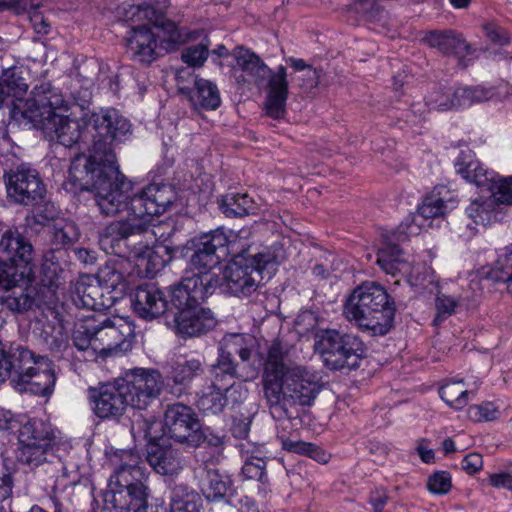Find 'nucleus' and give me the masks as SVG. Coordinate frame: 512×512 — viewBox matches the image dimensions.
<instances>
[{"mask_svg": "<svg viewBox=\"0 0 512 512\" xmlns=\"http://www.w3.org/2000/svg\"><path fill=\"white\" fill-rule=\"evenodd\" d=\"M94 134L89 155L77 156L68 179L75 190L94 193L102 214L114 216L127 207L130 182L119 171L112 143L131 133V123L115 108H100L87 118Z\"/></svg>", "mask_w": 512, "mask_h": 512, "instance_id": "f257e3e1", "label": "nucleus"}, {"mask_svg": "<svg viewBox=\"0 0 512 512\" xmlns=\"http://www.w3.org/2000/svg\"><path fill=\"white\" fill-rule=\"evenodd\" d=\"M176 200V192L171 185L152 183L140 193L127 200V217L109 223L99 234L100 248L106 253L122 258H134L137 265L146 271L148 277H154L173 258L177 247L164 244L136 245L131 237L149 232V226L155 216L163 214Z\"/></svg>", "mask_w": 512, "mask_h": 512, "instance_id": "f03ea898", "label": "nucleus"}, {"mask_svg": "<svg viewBox=\"0 0 512 512\" xmlns=\"http://www.w3.org/2000/svg\"><path fill=\"white\" fill-rule=\"evenodd\" d=\"M286 357L287 351L274 341L268 349L261 381L267 405L279 418L290 417L286 405L312 406L323 387L316 374L287 365Z\"/></svg>", "mask_w": 512, "mask_h": 512, "instance_id": "7ed1b4c3", "label": "nucleus"}, {"mask_svg": "<svg viewBox=\"0 0 512 512\" xmlns=\"http://www.w3.org/2000/svg\"><path fill=\"white\" fill-rule=\"evenodd\" d=\"M113 473L104 502L112 512H147L148 474L140 465V456L132 450L115 451L109 457Z\"/></svg>", "mask_w": 512, "mask_h": 512, "instance_id": "20e7f679", "label": "nucleus"}, {"mask_svg": "<svg viewBox=\"0 0 512 512\" xmlns=\"http://www.w3.org/2000/svg\"><path fill=\"white\" fill-rule=\"evenodd\" d=\"M11 378L20 392L45 396L52 393L56 376L52 362L21 343L0 341V383Z\"/></svg>", "mask_w": 512, "mask_h": 512, "instance_id": "39448f33", "label": "nucleus"}, {"mask_svg": "<svg viewBox=\"0 0 512 512\" xmlns=\"http://www.w3.org/2000/svg\"><path fill=\"white\" fill-rule=\"evenodd\" d=\"M395 302L380 284L372 281L353 289L344 303L345 317L373 336L386 335L393 327Z\"/></svg>", "mask_w": 512, "mask_h": 512, "instance_id": "423d86ee", "label": "nucleus"}, {"mask_svg": "<svg viewBox=\"0 0 512 512\" xmlns=\"http://www.w3.org/2000/svg\"><path fill=\"white\" fill-rule=\"evenodd\" d=\"M241 251L230 253L233 257L223 271L222 280L226 291L237 297H246L257 290L263 272L274 266L276 257L267 247L261 248L246 236H240Z\"/></svg>", "mask_w": 512, "mask_h": 512, "instance_id": "0eeeda50", "label": "nucleus"}, {"mask_svg": "<svg viewBox=\"0 0 512 512\" xmlns=\"http://www.w3.org/2000/svg\"><path fill=\"white\" fill-rule=\"evenodd\" d=\"M236 66L248 77L247 81L257 86L266 85V114L273 119H281L286 112L289 89L287 70L280 65L271 70L254 52L239 46L233 50Z\"/></svg>", "mask_w": 512, "mask_h": 512, "instance_id": "6e6552de", "label": "nucleus"}, {"mask_svg": "<svg viewBox=\"0 0 512 512\" xmlns=\"http://www.w3.org/2000/svg\"><path fill=\"white\" fill-rule=\"evenodd\" d=\"M241 232H225L223 229H216L210 233L201 235L195 244V251L190 259V264L194 270L190 275H203L212 273L211 270L216 267L222 258L230 253H239L241 251Z\"/></svg>", "mask_w": 512, "mask_h": 512, "instance_id": "1a4fd4ad", "label": "nucleus"}, {"mask_svg": "<svg viewBox=\"0 0 512 512\" xmlns=\"http://www.w3.org/2000/svg\"><path fill=\"white\" fill-rule=\"evenodd\" d=\"M325 365L331 369H356L365 355L362 340L353 334L324 331L317 343Z\"/></svg>", "mask_w": 512, "mask_h": 512, "instance_id": "9d476101", "label": "nucleus"}, {"mask_svg": "<svg viewBox=\"0 0 512 512\" xmlns=\"http://www.w3.org/2000/svg\"><path fill=\"white\" fill-rule=\"evenodd\" d=\"M94 326V347L101 357L126 353L131 350L135 340V327L123 317L106 318Z\"/></svg>", "mask_w": 512, "mask_h": 512, "instance_id": "9b49d317", "label": "nucleus"}, {"mask_svg": "<svg viewBox=\"0 0 512 512\" xmlns=\"http://www.w3.org/2000/svg\"><path fill=\"white\" fill-rule=\"evenodd\" d=\"M130 406L134 409L145 410L161 394L164 380L161 373L152 368H133L121 378Z\"/></svg>", "mask_w": 512, "mask_h": 512, "instance_id": "f8f14e48", "label": "nucleus"}, {"mask_svg": "<svg viewBox=\"0 0 512 512\" xmlns=\"http://www.w3.org/2000/svg\"><path fill=\"white\" fill-rule=\"evenodd\" d=\"M219 281L215 273L187 274L172 288L170 303L177 312L199 307L215 292Z\"/></svg>", "mask_w": 512, "mask_h": 512, "instance_id": "ddd939ff", "label": "nucleus"}, {"mask_svg": "<svg viewBox=\"0 0 512 512\" xmlns=\"http://www.w3.org/2000/svg\"><path fill=\"white\" fill-rule=\"evenodd\" d=\"M4 179L8 198L17 204L34 206L46 194L38 171L24 164L7 172Z\"/></svg>", "mask_w": 512, "mask_h": 512, "instance_id": "4468645a", "label": "nucleus"}, {"mask_svg": "<svg viewBox=\"0 0 512 512\" xmlns=\"http://www.w3.org/2000/svg\"><path fill=\"white\" fill-rule=\"evenodd\" d=\"M121 378L113 382L89 388L88 397L94 414L100 419H117L121 417L130 401Z\"/></svg>", "mask_w": 512, "mask_h": 512, "instance_id": "2eb2a0df", "label": "nucleus"}, {"mask_svg": "<svg viewBox=\"0 0 512 512\" xmlns=\"http://www.w3.org/2000/svg\"><path fill=\"white\" fill-rule=\"evenodd\" d=\"M166 433L174 440L197 446L202 440L201 424L195 412L177 403L169 405L164 414Z\"/></svg>", "mask_w": 512, "mask_h": 512, "instance_id": "dca6fc26", "label": "nucleus"}, {"mask_svg": "<svg viewBox=\"0 0 512 512\" xmlns=\"http://www.w3.org/2000/svg\"><path fill=\"white\" fill-rule=\"evenodd\" d=\"M167 5L168 0H143L129 5L124 17L131 23L148 21L163 30L167 42L178 44L183 41V35L174 22L164 18L163 10Z\"/></svg>", "mask_w": 512, "mask_h": 512, "instance_id": "f3484780", "label": "nucleus"}, {"mask_svg": "<svg viewBox=\"0 0 512 512\" xmlns=\"http://www.w3.org/2000/svg\"><path fill=\"white\" fill-rule=\"evenodd\" d=\"M62 108L67 110L63 95L51 83L43 82L33 88L30 97L24 102L23 116L32 122L45 124V121L58 115L57 109Z\"/></svg>", "mask_w": 512, "mask_h": 512, "instance_id": "a211bd4d", "label": "nucleus"}, {"mask_svg": "<svg viewBox=\"0 0 512 512\" xmlns=\"http://www.w3.org/2000/svg\"><path fill=\"white\" fill-rule=\"evenodd\" d=\"M72 299L77 307L100 311L110 308L118 295H109L93 275H82L74 284Z\"/></svg>", "mask_w": 512, "mask_h": 512, "instance_id": "6ab92c4d", "label": "nucleus"}, {"mask_svg": "<svg viewBox=\"0 0 512 512\" xmlns=\"http://www.w3.org/2000/svg\"><path fill=\"white\" fill-rule=\"evenodd\" d=\"M217 321L210 309L196 307L176 312L172 328L182 338L200 337L212 331Z\"/></svg>", "mask_w": 512, "mask_h": 512, "instance_id": "aec40b11", "label": "nucleus"}, {"mask_svg": "<svg viewBox=\"0 0 512 512\" xmlns=\"http://www.w3.org/2000/svg\"><path fill=\"white\" fill-rule=\"evenodd\" d=\"M134 312L145 320H153L168 310L164 292L153 284L138 286L130 295Z\"/></svg>", "mask_w": 512, "mask_h": 512, "instance_id": "412c9836", "label": "nucleus"}, {"mask_svg": "<svg viewBox=\"0 0 512 512\" xmlns=\"http://www.w3.org/2000/svg\"><path fill=\"white\" fill-rule=\"evenodd\" d=\"M147 461L156 473L163 476L178 475L184 468V457L181 451L172 445H151Z\"/></svg>", "mask_w": 512, "mask_h": 512, "instance_id": "4be33fe9", "label": "nucleus"}, {"mask_svg": "<svg viewBox=\"0 0 512 512\" xmlns=\"http://www.w3.org/2000/svg\"><path fill=\"white\" fill-rule=\"evenodd\" d=\"M157 39L146 25L132 27L127 38V48L131 56L144 63H151L157 56Z\"/></svg>", "mask_w": 512, "mask_h": 512, "instance_id": "5701e85b", "label": "nucleus"}, {"mask_svg": "<svg viewBox=\"0 0 512 512\" xmlns=\"http://www.w3.org/2000/svg\"><path fill=\"white\" fill-rule=\"evenodd\" d=\"M204 372L203 358L191 354L179 355L171 362L168 379L174 385L187 389L192 381L202 376Z\"/></svg>", "mask_w": 512, "mask_h": 512, "instance_id": "b1692460", "label": "nucleus"}, {"mask_svg": "<svg viewBox=\"0 0 512 512\" xmlns=\"http://www.w3.org/2000/svg\"><path fill=\"white\" fill-rule=\"evenodd\" d=\"M0 250L10 262L32 266L33 247L18 230L8 229L1 235Z\"/></svg>", "mask_w": 512, "mask_h": 512, "instance_id": "393cba45", "label": "nucleus"}, {"mask_svg": "<svg viewBox=\"0 0 512 512\" xmlns=\"http://www.w3.org/2000/svg\"><path fill=\"white\" fill-rule=\"evenodd\" d=\"M456 172L469 183L486 189L492 187L494 172L484 167L474 158L471 151H462L455 162Z\"/></svg>", "mask_w": 512, "mask_h": 512, "instance_id": "a878e982", "label": "nucleus"}, {"mask_svg": "<svg viewBox=\"0 0 512 512\" xmlns=\"http://www.w3.org/2000/svg\"><path fill=\"white\" fill-rule=\"evenodd\" d=\"M195 109L216 110L221 104L220 92L215 83L203 78H196L192 88H181Z\"/></svg>", "mask_w": 512, "mask_h": 512, "instance_id": "bb28decb", "label": "nucleus"}, {"mask_svg": "<svg viewBox=\"0 0 512 512\" xmlns=\"http://www.w3.org/2000/svg\"><path fill=\"white\" fill-rule=\"evenodd\" d=\"M480 381L475 379L471 382H464L463 379L458 381H447L439 390V394L447 405L460 410L464 408L468 402L474 398Z\"/></svg>", "mask_w": 512, "mask_h": 512, "instance_id": "cd10ccee", "label": "nucleus"}, {"mask_svg": "<svg viewBox=\"0 0 512 512\" xmlns=\"http://www.w3.org/2000/svg\"><path fill=\"white\" fill-rule=\"evenodd\" d=\"M201 491L210 501H228L235 493L231 479L217 469L205 470L201 479Z\"/></svg>", "mask_w": 512, "mask_h": 512, "instance_id": "c85d7f7f", "label": "nucleus"}, {"mask_svg": "<svg viewBox=\"0 0 512 512\" xmlns=\"http://www.w3.org/2000/svg\"><path fill=\"white\" fill-rule=\"evenodd\" d=\"M55 445V441L17 445L16 458L20 463L32 469L44 463L54 464V461L57 460L54 452Z\"/></svg>", "mask_w": 512, "mask_h": 512, "instance_id": "c756f323", "label": "nucleus"}, {"mask_svg": "<svg viewBox=\"0 0 512 512\" xmlns=\"http://www.w3.org/2000/svg\"><path fill=\"white\" fill-rule=\"evenodd\" d=\"M169 488L170 512H201L202 499L187 484L173 480Z\"/></svg>", "mask_w": 512, "mask_h": 512, "instance_id": "7c9ffc66", "label": "nucleus"}, {"mask_svg": "<svg viewBox=\"0 0 512 512\" xmlns=\"http://www.w3.org/2000/svg\"><path fill=\"white\" fill-rule=\"evenodd\" d=\"M377 264L387 274L396 277L411 273L409 261L404 257L403 251L396 244L386 242L378 251Z\"/></svg>", "mask_w": 512, "mask_h": 512, "instance_id": "2f4dec72", "label": "nucleus"}, {"mask_svg": "<svg viewBox=\"0 0 512 512\" xmlns=\"http://www.w3.org/2000/svg\"><path fill=\"white\" fill-rule=\"evenodd\" d=\"M224 383L221 378L211 379L210 384L203 387L197 399V407L211 414H220L227 407V399L224 395Z\"/></svg>", "mask_w": 512, "mask_h": 512, "instance_id": "473e14b6", "label": "nucleus"}, {"mask_svg": "<svg viewBox=\"0 0 512 512\" xmlns=\"http://www.w3.org/2000/svg\"><path fill=\"white\" fill-rule=\"evenodd\" d=\"M426 41L429 46L439 49L444 54H455L463 57L471 53V47L465 39L450 30L430 32L426 36Z\"/></svg>", "mask_w": 512, "mask_h": 512, "instance_id": "72a5a7b5", "label": "nucleus"}, {"mask_svg": "<svg viewBox=\"0 0 512 512\" xmlns=\"http://www.w3.org/2000/svg\"><path fill=\"white\" fill-rule=\"evenodd\" d=\"M33 275L29 276L27 283H18L10 288L8 295L2 298V304L9 310L23 313L32 308L35 300L36 289L32 286Z\"/></svg>", "mask_w": 512, "mask_h": 512, "instance_id": "f704fd0d", "label": "nucleus"}, {"mask_svg": "<svg viewBox=\"0 0 512 512\" xmlns=\"http://www.w3.org/2000/svg\"><path fill=\"white\" fill-rule=\"evenodd\" d=\"M47 122L53 124L56 140L65 147H72L82 137V126L77 120L58 114Z\"/></svg>", "mask_w": 512, "mask_h": 512, "instance_id": "c9c22d12", "label": "nucleus"}, {"mask_svg": "<svg viewBox=\"0 0 512 512\" xmlns=\"http://www.w3.org/2000/svg\"><path fill=\"white\" fill-rule=\"evenodd\" d=\"M51 441H55L54 432L51 427L42 420H29L18 430L17 445L37 444Z\"/></svg>", "mask_w": 512, "mask_h": 512, "instance_id": "e433bc0d", "label": "nucleus"}, {"mask_svg": "<svg viewBox=\"0 0 512 512\" xmlns=\"http://www.w3.org/2000/svg\"><path fill=\"white\" fill-rule=\"evenodd\" d=\"M499 204L493 193L487 198L473 200L466 208L467 216L477 225L486 226L497 219L496 206Z\"/></svg>", "mask_w": 512, "mask_h": 512, "instance_id": "4c0bfd02", "label": "nucleus"}, {"mask_svg": "<svg viewBox=\"0 0 512 512\" xmlns=\"http://www.w3.org/2000/svg\"><path fill=\"white\" fill-rule=\"evenodd\" d=\"M32 274V266L0 261V289L8 292L18 283H27Z\"/></svg>", "mask_w": 512, "mask_h": 512, "instance_id": "58836bf2", "label": "nucleus"}, {"mask_svg": "<svg viewBox=\"0 0 512 512\" xmlns=\"http://www.w3.org/2000/svg\"><path fill=\"white\" fill-rule=\"evenodd\" d=\"M445 210L446 205L442 198H436L434 196L426 197L412 219L417 228L414 229V227L410 225L407 227V233L417 234L418 230L424 225L426 220L442 216L445 213Z\"/></svg>", "mask_w": 512, "mask_h": 512, "instance_id": "ea45409f", "label": "nucleus"}, {"mask_svg": "<svg viewBox=\"0 0 512 512\" xmlns=\"http://www.w3.org/2000/svg\"><path fill=\"white\" fill-rule=\"evenodd\" d=\"M94 277L108 291L109 295H118L119 297L127 288L123 274L113 264L102 266Z\"/></svg>", "mask_w": 512, "mask_h": 512, "instance_id": "a19ab883", "label": "nucleus"}, {"mask_svg": "<svg viewBox=\"0 0 512 512\" xmlns=\"http://www.w3.org/2000/svg\"><path fill=\"white\" fill-rule=\"evenodd\" d=\"M72 339L74 346L79 350L86 352L88 357L94 358L98 355L94 347V326L93 319L87 318L83 322L76 324Z\"/></svg>", "mask_w": 512, "mask_h": 512, "instance_id": "79ce46f5", "label": "nucleus"}, {"mask_svg": "<svg viewBox=\"0 0 512 512\" xmlns=\"http://www.w3.org/2000/svg\"><path fill=\"white\" fill-rule=\"evenodd\" d=\"M252 208L253 201L247 194L228 193L220 202V209L227 217L248 215Z\"/></svg>", "mask_w": 512, "mask_h": 512, "instance_id": "37998d69", "label": "nucleus"}, {"mask_svg": "<svg viewBox=\"0 0 512 512\" xmlns=\"http://www.w3.org/2000/svg\"><path fill=\"white\" fill-rule=\"evenodd\" d=\"M1 89L3 90V100L9 96L20 98L27 92L28 84L21 76V71L14 67L4 71Z\"/></svg>", "mask_w": 512, "mask_h": 512, "instance_id": "c03bdc74", "label": "nucleus"}, {"mask_svg": "<svg viewBox=\"0 0 512 512\" xmlns=\"http://www.w3.org/2000/svg\"><path fill=\"white\" fill-rule=\"evenodd\" d=\"M265 469V460L258 458L257 461L245 459L241 470V475L244 479L257 480L260 482L262 487L259 489V492L263 494L264 497H266L270 491L269 480L267 478Z\"/></svg>", "mask_w": 512, "mask_h": 512, "instance_id": "a18cd8bd", "label": "nucleus"}, {"mask_svg": "<svg viewBox=\"0 0 512 512\" xmlns=\"http://www.w3.org/2000/svg\"><path fill=\"white\" fill-rule=\"evenodd\" d=\"M248 342L251 339L244 334H229L224 337L221 348L232 356L239 355L242 361H248L251 357Z\"/></svg>", "mask_w": 512, "mask_h": 512, "instance_id": "49530a36", "label": "nucleus"}, {"mask_svg": "<svg viewBox=\"0 0 512 512\" xmlns=\"http://www.w3.org/2000/svg\"><path fill=\"white\" fill-rule=\"evenodd\" d=\"M425 103L430 109L446 111L453 109L452 87L436 86L426 96Z\"/></svg>", "mask_w": 512, "mask_h": 512, "instance_id": "de8ad7c7", "label": "nucleus"}, {"mask_svg": "<svg viewBox=\"0 0 512 512\" xmlns=\"http://www.w3.org/2000/svg\"><path fill=\"white\" fill-rule=\"evenodd\" d=\"M351 9L367 22L376 23L384 18V9L376 0H355Z\"/></svg>", "mask_w": 512, "mask_h": 512, "instance_id": "09e8293b", "label": "nucleus"}, {"mask_svg": "<svg viewBox=\"0 0 512 512\" xmlns=\"http://www.w3.org/2000/svg\"><path fill=\"white\" fill-rule=\"evenodd\" d=\"M211 373L213 380H216L218 377L222 379V383L233 379L236 375V365L233 361V356L223 351L221 347L217 363L212 366Z\"/></svg>", "mask_w": 512, "mask_h": 512, "instance_id": "8fccbe9b", "label": "nucleus"}, {"mask_svg": "<svg viewBox=\"0 0 512 512\" xmlns=\"http://www.w3.org/2000/svg\"><path fill=\"white\" fill-rule=\"evenodd\" d=\"M499 204L512 205V176L501 178L494 173L493 185L487 188Z\"/></svg>", "mask_w": 512, "mask_h": 512, "instance_id": "3c124183", "label": "nucleus"}, {"mask_svg": "<svg viewBox=\"0 0 512 512\" xmlns=\"http://www.w3.org/2000/svg\"><path fill=\"white\" fill-rule=\"evenodd\" d=\"M209 54V43H200L186 47L182 51L181 58L184 63L191 67H200L207 60Z\"/></svg>", "mask_w": 512, "mask_h": 512, "instance_id": "603ef678", "label": "nucleus"}, {"mask_svg": "<svg viewBox=\"0 0 512 512\" xmlns=\"http://www.w3.org/2000/svg\"><path fill=\"white\" fill-rule=\"evenodd\" d=\"M79 238L77 226L72 222L56 224L54 227L53 241L57 245L65 246L72 244Z\"/></svg>", "mask_w": 512, "mask_h": 512, "instance_id": "864d4df0", "label": "nucleus"}, {"mask_svg": "<svg viewBox=\"0 0 512 512\" xmlns=\"http://www.w3.org/2000/svg\"><path fill=\"white\" fill-rule=\"evenodd\" d=\"M230 380L224 381V395L227 399V406L231 405L232 407L237 406L243 403L249 394L248 388L243 382H233L229 383Z\"/></svg>", "mask_w": 512, "mask_h": 512, "instance_id": "5fc2aeb1", "label": "nucleus"}, {"mask_svg": "<svg viewBox=\"0 0 512 512\" xmlns=\"http://www.w3.org/2000/svg\"><path fill=\"white\" fill-rule=\"evenodd\" d=\"M499 411L492 402L472 405L468 408V417L475 422L493 421L498 417Z\"/></svg>", "mask_w": 512, "mask_h": 512, "instance_id": "6e6d98bb", "label": "nucleus"}, {"mask_svg": "<svg viewBox=\"0 0 512 512\" xmlns=\"http://www.w3.org/2000/svg\"><path fill=\"white\" fill-rule=\"evenodd\" d=\"M54 469L57 472H61L59 474L54 482V490L58 492H64L68 488L73 487L78 482V474L76 472H73V476H71V473L67 470V468L57 459L54 461Z\"/></svg>", "mask_w": 512, "mask_h": 512, "instance_id": "4d7b16f0", "label": "nucleus"}, {"mask_svg": "<svg viewBox=\"0 0 512 512\" xmlns=\"http://www.w3.org/2000/svg\"><path fill=\"white\" fill-rule=\"evenodd\" d=\"M458 302L447 295L441 294L436 298V310L437 314L434 319L436 325L440 324L447 317L451 316L455 312Z\"/></svg>", "mask_w": 512, "mask_h": 512, "instance_id": "13d9d810", "label": "nucleus"}, {"mask_svg": "<svg viewBox=\"0 0 512 512\" xmlns=\"http://www.w3.org/2000/svg\"><path fill=\"white\" fill-rule=\"evenodd\" d=\"M427 486L432 493L446 494L451 489V477L448 472H436L429 477Z\"/></svg>", "mask_w": 512, "mask_h": 512, "instance_id": "bf43d9fd", "label": "nucleus"}, {"mask_svg": "<svg viewBox=\"0 0 512 512\" xmlns=\"http://www.w3.org/2000/svg\"><path fill=\"white\" fill-rule=\"evenodd\" d=\"M486 37L493 43L506 45L509 43V34L501 26L495 23H488L483 26Z\"/></svg>", "mask_w": 512, "mask_h": 512, "instance_id": "052dcab7", "label": "nucleus"}, {"mask_svg": "<svg viewBox=\"0 0 512 512\" xmlns=\"http://www.w3.org/2000/svg\"><path fill=\"white\" fill-rule=\"evenodd\" d=\"M44 340L51 351L59 352L67 347V337L60 329H53L51 334L45 332Z\"/></svg>", "mask_w": 512, "mask_h": 512, "instance_id": "680f3d73", "label": "nucleus"}, {"mask_svg": "<svg viewBox=\"0 0 512 512\" xmlns=\"http://www.w3.org/2000/svg\"><path fill=\"white\" fill-rule=\"evenodd\" d=\"M483 482L497 489L504 488L512 491V472L489 474Z\"/></svg>", "mask_w": 512, "mask_h": 512, "instance_id": "e2e57ef3", "label": "nucleus"}, {"mask_svg": "<svg viewBox=\"0 0 512 512\" xmlns=\"http://www.w3.org/2000/svg\"><path fill=\"white\" fill-rule=\"evenodd\" d=\"M13 476L11 471L4 465L0 466V501L9 498L13 489Z\"/></svg>", "mask_w": 512, "mask_h": 512, "instance_id": "0e129e2a", "label": "nucleus"}, {"mask_svg": "<svg viewBox=\"0 0 512 512\" xmlns=\"http://www.w3.org/2000/svg\"><path fill=\"white\" fill-rule=\"evenodd\" d=\"M453 109L472 105L469 87H452Z\"/></svg>", "mask_w": 512, "mask_h": 512, "instance_id": "69168bd1", "label": "nucleus"}, {"mask_svg": "<svg viewBox=\"0 0 512 512\" xmlns=\"http://www.w3.org/2000/svg\"><path fill=\"white\" fill-rule=\"evenodd\" d=\"M483 466L482 456L478 453H470L462 460V468L468 474L478 472Z\"/></svg>", "mask_w": 512, "mask_h": 512, "instance_id": "338daca9", "label": "nucleus"}, {"mask_svg": "<svg viewBox=\"0 0 512 512\" xmlns=\"http://www.w3.org/2000/svg\"><path fill=\"white\" fill-rule=\"evenodd\" d=\"M262 445H252V444H241L240 452L245 459H251L252 461H257L258 458L265 460V451Z\"/></svg>", "mask_w": 512, "mask_h": 512, "instance_id": "774afa93", "label": "nucleus"}]
</instances>
